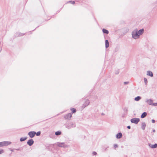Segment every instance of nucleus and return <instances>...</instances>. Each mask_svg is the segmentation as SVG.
I'll return each mask as SVG.
<instances>
[{
    "mask_svg": "<svg viewBox=\"0 0 157 157\" xmlns=\"http://www.w3.org/2000/svg\"><path fill=\"white\" fill-rule=\"evenodd\" d=\"M140 120L139 118H132L131 120V122L133 123H134L135 124H137L140 121Z\"/></svg>",
    "mask_w": 157,
    "mask_h": 157,
    "instance_id": "nucleus-3",
    "label": "nucleus"
},
{
    "mask_svg": "<svg viewBox=\"0 0 157 157\" xmlns=\"http://www.w3.org/2000/svg\"><path fill=\"white\" fill-rule=\"evenodd\" d=\"M151 145V144H148V145L149 146V147H150L151 148V145Z\"/></svg>",
    "mask_w": 157,
    "mask_h": 157,
    "instance_id": "nucleus-31",
    "label": "nucleus"
},
{
    "mask_svg": "<svg viewBox=\"0 0 157 157\" xmlns=\"http://www.w3.org/2000/svg\"><path fill=\"white\" fill-rule=\"evenodd\" d=\"M151 121H152V122L153 123H155V121L154 119L152 120Z\"/></svg>",
    "mask_w": 157,
    "mask_h": 157,
    "instance_id": "nucleus-29",
    "label": "nucleus"
},
{
    "mask_svg": "<svg viewBox=\"0 0 157 157\" xmlns=\"http://www.w3.org/2000/svg\"><path fill=\"white\" fill-rule=\"evenodd\" d=\"M153 132H155V130L154 129V130H153Z\"/></svg>",
    "mask_w": 157,
    "mask_h": 157,
    "instance_id": "nucleus-34",
    "label": "nucleus"
},
{
    "mask_svg": "<svg viewBox=\"0 0 157 157\" xmlns=\"http://www.w3.org/2000/svg\"><path fill=\"white\" fill-rule=\"evenodd\" d=\"M144 32L143 29L138 31L137 29H135L132 32V38L135 39L139 38L140 35H142Z\"/></svg>",
    "mask_w": 157,
    "mask_h": 157,
    "instance_id": "nucleus-1",
    "label": "nucleus"
},
{
    "mask_svg": "<svg viewBox=\"0 0 157 157\" xmlns=\"http://www.w3.org/2000/svg\"><path fill=\"white\" fill-rule=\"evenodd\" d=\"M145 102L148 103L149 105H152L153 101L151 99H146L145 100Z\"/></svg>",
    "mask_w": 157,
    "mask_h": 157,
    "instance_id": "nucleus-7",
    "label": "nucleus"
},
{
    "mask_svg": "<svg viewBox=\"0 0 157 157\" xmlns=\"http://www.w3.org/2000/svg\"><path fill=\"white\" fill-rule=\"evenodd\" d=\"M11 144V142L10 141H3L0 142V147L7 146Z\"/></svg>",
    "mask_w": 157,
    "mask_h": 157,
    "instance_id": "nucleus-2",
    "label": "nucleus"
},
{
    "mask_svg": "<svg viewBox=\"0 0 157 157\" xmlns=\"http://www.w3.org/2000/svg\"><path fill=\"white\" fill-rule=\"evenodd\" d=\"M113 147L114 149H116V148L118 147V145L117 144H113Z\"/></svg>",
    "mask_w": 157,
    "mask_h": 157,
    "instance_id": "nucleus-21",
    "label": "nucleus"
},
{
    "mask_svg": "<svg viewBox=\"0 0 157 157\" xmlns=\"http://www.w3.org/2000/svg\"><path fill=\"white\" fill-rule=\"evenodd\" d=\"M129 83L128 82H124V85H126Z\"/></svg>",
    "mask_w": 157,
    "mask_h": 157,
    "instance_id": "nucleus-27",
    "label": "nucleus"
},
{
    "mask_svg": "<svg viewBox=\"0 0 157 157\" xmlns=\"http://www.w3.org/2000/svg\"><path fill=\"white\" fill-rule=\"evenodd\" d=\"M146 126V124L145 122H143L142 123L141 128L143 130L145 129V128Z\"/></svg>",
    "mask_w": 157,
    "mask_h": 157,
    "instance_id": "nucleus-13",
    "label": "nucleus"
},
{
    "mask_svg": "<svg viewBox=\"0 0 157 157\" xmlns=\"http://www.w3.org/2000/svg\"><path fill=\"white\" fill-rule=\"evenodd\" d=\"M102 31L104 33H105L106 34H108L109 33V31L105 29H102Z\"/></svg>",
    "mask_w": 157,
    "mask_h": 157,
    "instance_id": "nucleus-14",
    "label": "nucleus"
},
{
    "mask_svg": "<svg viewBox=\"0 0 157 157\" xmlns=\"http://www.w3.org/2000/svg\"><path fill=\"white\" fill-rule=\"evenodd\" d=\"M147 115V113L144 112L143 113L141 114V117L142 118H144Z\"/></svg>",
    "mask_w": 157,
    "mask_h": 157,
    "instance_id": "nucleus-12",
    "label": "nucleus"
},
{
    "mask_svg": "<svg viewBox=\"0 0 157 157\" xmlns=\"http://www.w3.org/2000/svg\"><path fill=\"white\" fill-rule=\"evenodd\" d=\"M93 154L94 155H97V153L96 152H94L93 153Z\"/></svg>",
    "mask_w": 157,
    "mask_h": 157,
    "instance_id": "nucleus-32",
    "label": "nucleus"
},
{
    "mask_svg": "<svg viewBox=\"0 0 157 157\" xmlns=\"http://www.w3.org/2000/svg\"><path fill=\"white\" fill-rule=\"evenodd\" d=\"M71 110L72 113H75L76 112V110L74 108H72L70 109Z\"/></svg>",
    "mask_w": 157,
    "mask_h": 157,
    "instance_id": "nucleus-16",
    "label": "nucleus"
},
{
    "mask_svg": "<svg viewBox=\"0 0 157 157\" xmlns=\"http://www.w3.org/2000/svg\"><path fill=\"white\" fill-rule=\"evenodd\" d=\"M57 146L59 147H65L67 145L64 143H60L57 144Z\"/></svg>",
    "mask_w": 157,
    "mask_h": 157,
    "instance_id": "nucleus-6",
    "label": "nucleus"
},
{
    "mask_svg": "<svg viewBox=\"0 0 157 157\" xmlns=\"http://www.w3.org/2000/svg\"><path fill=\"white\" fill-rule=\"evenodd\" d=\"M141 99V97L140 96H137L135 98V100L136 101H138Z\"/></svg>",
    "mask_w": 157,
    "mask_h": 157,
    "instance_id": "nucleus-15",
    "label": "nucleus"
},
{
    "mask_svg": "<svg viewBox=\"0 0 157 157\" xmlns=\"http://www.w3.org/2000/svg\"><path fill=\"white\" fill-rule=\"evenodd\" d=\"M3 150H0V154H1L2 153H3Z\"/></svg>",
    "mask_w": 157,
    "mask_h": 157,
    "instance_id": "nucleus-28",
    "label": "nucleus"
},
{
    "mask_svg": "<svg viewBox=\"0 0 157 157\" xmlns=\"http://www.w3.org/2000/svg\"><path fill=\"white\" fill-rule=\"evenodd\" d=\"M147 75L150 76L151 77H152L153 76L152 72L151 71H147Z\"/></svg>",
    "mask_w": 157,
    "mask_h": 157,
    "instance_id": "nucleus-10",
    "label": "nucleus"
},
{
    "mask_svg": "<svg viewBox=\"0 0 157 157\" xmlns=\"http://www.w3.org/2000/svg\"><path fill=\"white\" fill-rule=\"evenodd\" d=\"M124 112H127L128 111V108L127 107H125L124 108Z\"/></svg>",
    "mask_w": 157,
    "mask_h": 157,
    "instance_id": "nucleus-23",
    "label": "nucleus"
},
{
    "mask_svg": "<svg viewBox=\"0 0 157 157\" xmlns=\"http://www.w3.org/2000/svg\"><path fill=\"white\" fill-rule=\"evenodd\" d=\"M36 132L34 131H31L29 132L28 135L30 138L33 137L36 135Z\"/></svg>",
    "mask_w": 157,
    "mask_h": 157,
    "instance_id": "nucleus-4",
    "label": "nucleus"
},
{
    "mask_svg": "<svg viewBox=\"0 0 157 157\" xmlns=\"http://www.w3.org/2000/svg\"><path fill=\"white\" fill-rule=\"evenodd\" d=\"M105 47L106 48H108L109 47V41L107 40H105Z\"/></svg>",
    "mask_w": 157,
    "mask_h": 157,
    "instance_id": "nucleus-11",
    "label": "nucleus"
},
{
    "mask_svg": "<svg viewBox=\"0 0 157 157\" xmlns=\"http://www.w3.org/2000/svg\"><path fill=\"white\" fill-rule=\"evenodd\" d=\"M40 132H37L36 133V135L37 136H39L40 135Z\"/></svg>",
    "mask_w": 157,
    "mask_h": 157,
    "instance_id": "nucleus-24",
    "label": "nucleus"
},
{
    "mask_svg": "<svg viewBox=\"0 0 157 157\" xmlns=\"http://www.w3.org/2000/svg\"><path fill=\"white\" fill-rule=\"evenodd\" d=\"M127 128L128 129H130L131 128V126H127Z\"/></svg>",
    "mask_w": 157,
    "mask_h": 157,
    "instance_id": "nucleus-30",
    "label": "nucleus"
},
{
    "mask_svg": "<svg viewBox=\"0 0 157 157\" xmlns=\"http://www.w3.org/2000/svg\"><path fill=\"white\" fill-rule=\"evenodd\" d=\"M68 3H70L72 4H74L75 3V2L74 1H70L67 2Z\"/></svg>",
    "mask_w": 157,
    "mask_h": 157,
    "instance_id": "nucleus-22",
    "label": "nucleus"
},
{
    "mask_svg": "<svg viewBox=\"0 0 157 157\" xmlns=\"http://www.w3.org/2000/svg\"><path fill=\"white\" fill-rule=\"evenodd\" d=\"M122 136V134L121 132L118 133L116 135V138L117 139L121 138Z\"/></svg>",
    "mask_w": 157,
    "mask_h": 157,
    "instance_id": "nucleus-8",
    "label": "nucleus"
},
{
    "mask_svg": "<svg viewBox=\"0 0 157 157\" xmlns=\"http://www.w3.org/2000/svg\"><path fill=\"white\" fill-rule=\"evenodd\" d=\"M157 147V144H155L154 145H151V148H156Z\"/></svg>",
    "mask_w": 157,
    "mask_h": 157,
    "instance_id": "nucleus-17",
    "label": "nucleus"
},
{
    "mask_svg": "<svg viewBox=\"0 0 157 157\" xmlns=\"http://www.w3.org/2000/svg\"><path fill=\"white\" fill-rule=\"evenodd\" d=\"M119 71L118 70H116L115 71V74L116 75H117V74H119Z\"/></svg>",
    "mask_w": 157,
    "mask_h": 157,
    "instance_id": "nucleus-25",
    "label": "nucleus"
},
{
    "mask_svg": "<svg viewBox=\"0 0 157 157\" xmlns=\"http://www.w3.org/2000/svg\"><path fill=\"white\" fill-rule=\"evenodd\" d=\"M151 105L154 106H157V103H153L152 102V104Z\"/></svg>",
    "mask_w": 157,
    "mask_h": 157,
    "instance_id": "nucleus-26",
    "label": "nucleus"
},
{
    "mask_svg": "<svg viewBox=\"0 0 157 157\" xmlns=\"http://www.w3.org/2000/svg\"><path fill=\"white\" fill-rule=\"evenodd\" d=\"M72 117V114L71 113H68L64 117L66 119L69 120Z\"/></svg>",
    "mask_w": 157,
    "mask_h": 157,
    "instance_id": "nucleus-5",
    "label": "nucleus"
},
{
    "mask_svg": "<svg viewBox=\"0 0 157 157\" xmlns=\"http://www.w3.org/2000/svg\"><path fill=\"white\" fill-rule=\"evenodd\" d=\"M144 81L145 85H147V79L146 78H144Z\"/></svg>",
    "mask_w": 157,
    "mask_h": 157,
    "instance_id": "nucleus-19",
    "label": "nucleus"
},
{
    "mask_svg": "<svg viewBox=\"0 0 157 157\" xmlns=\"http://www.w3.org/2000/svg\"><path fill=\"white\" fill-rule=\"evenodd\" d=\"M61 132L59 131H57L56 132L55 134L56 135H59L61 134Z\"/></svg>",
    "mask_w": 157,
    "mask_h": 157,
    "instance_id": "nucleus-20",
    "label": "nucleus"
},
{
    "mask_svg": "<svg viewBox=\"0 0 157 157\" xmlns=\"http://www.w3.org/2000/svg\"><path fill=\"white\" fill-rule=\"evenodd\" d=\"M27 139L26 137H22L20 139V141H25Z\"/></svg>",
    "mask_w": 157,
    "mask_h": 157,
    "instance_id": "nucleus-18",
    "label": "nucleus"
},
{
    "mask_svg": "<svg viewBox=\"0 0 157 157\" xmlns=\"http://www.w3.org/2000/svg\"><path fill=\"white\" fill-rule=\"evenodd\" d=\"M34 143V141L32 139H31L29 140L27 142V144L29 146H31Z\"/></svg>",
    "mask_w": 157,
    "mask_h": 157,
    "instance_id": "nucleus-9",
    "label": "nucleus"
},
{
    "mask_svg": "<svg viewBox=\"0 0 157 157\" xmlns=\"http://www.w3.org/2000/svg\"><path fill=\"white\" fill-rule=\"evenodd\" d=\"M101 115H105V114H104V113H101Z\"/></svg>",
    "mask_w": 157,
    "mask_h": 157,
    "instance_id": "nucleus-33",
    "label": "nucleus"
}]
</instances>
